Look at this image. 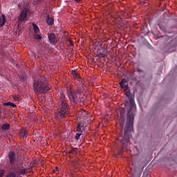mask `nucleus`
<instances>
[{"label":"nucleus","mask_w":177,"mask_h":177,"mask_svg":"<svg viewBox=\"0 0 177 177\" xmlns=\"http://www.w3.org/2000/svg\"><path fill=\"white\" fill-rule=\"evenodd\" d=\"M124 106L127 110V120L126 127L124 128V136L120 140V144L123 149L128 147V143H129V138H131V132L133 131V120L135 118V113L132 111L133 109L136 108L135 104V100L133 97H129V101L124 102Z\"/></svg>","instance_id":"f257e3e1"},{"label":"nucleus","mask_w":177,"mask_h":177,"mask_svg":"<svg viewBox=\"0 0 177 177\" xmlns=\"http://www.w3.org/2000/svg\"><path fill=\"white\" fill-rule=\"evenodd\" d=\"M57 111L55 113V120H62L64 117L68 115V113L70 110V106L67 102V97L63 92L59 93L57 102Z\"/></svg>","instance_id":"f03ea898"},{"label":"nucleus","mask_w":177,"mask_h":177,"mask_svg":"<svg viewBox=\"0 0 177 177\" xmlns=\"http://www.w3.org/2000/svg\"><path fill=\"white\" fill-rule=\"evenodd\" d=\"M33 90L37 96L48 93L50 91V86L48 84V79L45 76H40L38 80H34Z\"/></svg>","instance_id":"7ed1b4c3"},{"label":"nucleus","mask_w":177,"mask_h":177,"mask_svg":"<svg viewBox=\"0 0 177 177\" xmlns=\"http://www.w3.org/2000/svg\"><path fill=\"white\" fill-rule=\"evenodd\" d=\"M76 91H70L68 97L71 102L72 106H77V104L80 103H84L85 98L81 96V93H82V90L81 88H84V86H77Z\"/></svg>","instance_id":"20e7f679"},{"label":"nucleus","mask_w":177,"mask_h":177,"mask_svg":"<svg viewBox=\"0 0 177 177\" xmlns=\"http://www.w3.org/2000/svg\"><path fill=\"white\" fill-rule=\"evenodd\" d=\"M72 75H73L74 78H76L75 84L76 86H84V82H82V79H81V76H80V73H77L75 71H72Z\"/></svg>","instance_id":"39448f33"},{"label":"nucleus","mask_w":177,"mask_h":177,"mask_svg":"<svg viewBox=\"0 0 177 177\" xmlns=\"http://www.w3.org/2000/svg\"><path fill=\"white\" fill-rule=\"evenodd\" d=\"M48 41L51 45H56L57 44V37L55 33L51 32L48 35Z\"/></svg>","instance_id":"423d86ee"},{"label":"nucleus","mask_w":177,"mask_h":177,"mask_svg":"<svg viewBox=\"0 0 177 177\" xmlns=\"http://www.w3.org/2000/svg\"><path fill=\"white\" fill-rule=\"evenodd\" d=\"M27 13H28V9H24L20 12L19 17L20 23H23L27 19Z\"/></svg>","instance_id":"0eeeda50"},{"label":"nucleus","mask_w":177,"mask_h":177,"mask_svg":"<svg viewBox=\"0 0 177 177\" xmlns=\"http://www.w3.org/2000/svg\"><path fill=\"white\" fill-rule=\"evenodd\" d=\"M8 158L10 164L15 165V162H16V153H15V151H10L8 153Z\"/></svg>","instance_id":"6e6552de"},{"label":"nucleus","mask_w":177,"mask_h":177,"mask_svg":"<svg viewBox=\"0 0 177 177\" xmlns=\"http://www.w3.org/2000/svg\"><path fill=\"white\" fill-rule=\"evenodd\" d=\"M76 131L77 132H80L82 133V132L85 131V124H84V122H79L76 127Z\"/></svg>","instance_id":"1a4fd4ad"},{"label":"nucleus","mask_w":177,"mask_h":177,"mask_svg":"<svg viewBox=\"0 0 177 177\" xmlns=\"http://www.w3.org/2000/svg\"><path fill=\"white\" fill-rule=\"evenodd\" d=\"M10 129V124L9 123H4L1 124V131L3 133H5L6 132H8Z\"/></svg>","instance_id":"9d476101"},{"label":"nucleus","mask_w":177,"mask_h":177,"mask_svg":"<svg viewBox=\"0 0 177 177\" xmlns=\"http://www.w3.org/2000/svg\"><path fill=\"white\" fill-rule=\"evenodd\" d=\"M5 23H6V17L4 15H2V17H0V27H3Z\"/></svg>","instance_id":"9b49d317"},{"label":"nucleus","mask_w":177,"mask_h":177,"mask_svg":"<svg viewBox=\"0 0 177 177\" xmlns=\"http://www.w3.org/2000/svg\"><path fill=\"white\" fill-rule=\"evenodd\" d=\"M46 23L48 26H53L55 24V19L48 17L46 19Z\"/></svg>","instance_id":"f8f14e48"},{"label":"nucleus","mask_w":177,"mask_h":177,"mask_svg":"<svg viewBox=\"0 0 177 177\" xmlns=\"http://www.w3.org/2000/svg\"><path fill=\"white\" fill-rule=\"evenodd\" d=\"M121 88H127L128 84H127V80L125 78L122 79L120 83Z\"/></svg>","instance_id":"ddd939ff"},{"label":"nucleus","mask_w":177,"mask_h":177,"mask_svg":"<svg viewBox=\"0 0 177 177\" xmlns=\"http://www.w3.org/2000/svg\"><path fill=\"white\" fill-rule=\"evenodd\" d=\"M32 26H33V30L35 32V34H39V28L38 27V26H37V24H32Z\"/></svg>","instance_id":"4468645a"},{"label":"nucleus","mask_w":177,"mask_h":177,"mask_svg":"<svg viewBox=\"0 0 177 177\" xmlns=\"http://www.w3.org/2000/svg\"><path fill=\"white\" fill-rule=\"evenodd\" d=\"M34 39H37V41H41L42 40V36H41L39 34L36 33L34 36Z\"/></svg>","instance_id":"2eb2a0df"},{"label":"nucleus","mask_w":177,"mask_h":177,"mask_svg":"<svg viewBox=\"0 0 177 177\" xmlns=\"http://www.w3.org/2000/svg\"><path fill=\"white\" fill-rule=\"evenodd\" d=\"M97 56L98 57H103V58H104V57H107V54L103 53H98L97 54Z\"/></svg>","instance_id":"dca6fc26"},{"label":"nucleus","mask_w":177,"mask_h":177,"mask_svg":"<svg viewBox=\"0 0 177 177\" xmlns=\"http://www.w3.org/2000/svg\"><path fill=\"white\" fill-rule=\"evenodd\" d=\"M6 177H16V173L15 171H11L7 174Z\"/></svg>","instance_id":"f3484780"},{"label":"nucleus","mask_w":177,"mask_h":177,"mask_svg":"<svg viewBox=\"0 0 177 177\" xmlns=\"http://www.w3.org/2000/svg\"><path fill=\"white\" fill-rule=\"evenodd\" d=\"M82 134V133H76L75 138L76 139V140H80V138L81 137Z\"/></svg>","instance_id":"a211bd4d"},{"label":"nucleus","mask_w":177,"mask_h":177,"mask_svg":"<svg viewBox=\"0 0 177 177\" xmlns=\"http://www.w3.org/2000/svg\"><path fill=\"white\" fill-rule=\"evenodd\" d=\"M125 95L126 96L129 97V95H131V92L129 91V90H125Z\"/></svg>","instance_id":"6ab92c4d"},{"label":"nucleus","mask_w":177,"mask_h":177,"mask_svg":"<svg viewBox=\"0 0 177 177\" xmlns=\"http://www.w3.org/2000/svg\"><path fill=\"white\" fill-rule=\"evenodd\" d=\"M26 172H27V169H23L21 171V175H26Z\"/></svg>","instance_id":"aec40b11"},{"label":"nucleus","mask_w":177,"mask_h":177,"mask_svg":"<svg viewBox=\"0 0 177 177\" xmlns=\"http://www.w3.org/2000/svg\"><path fill=\"white\" fill-rule=\"evenodd\" d=\"M34 3L35 5H38V3H40L41 0H34Z\"/></svg>","instance_id":"412c9836"},{"label":"nucleus","mask_w":177,"mask_h":177,"mask_svg":"<svg viewBox=\"0 0 177 177\" xmlns=\"http://www.w3.org/2000/svg\"><path fill=\"white\" fill-rule=\"evenodd\" d=\"M124 121H125V119H124L123 121H122V122H120V127H121L122 128H124Z\"/></svg>","instance_id":"4be33fe9"},{"label":"nucleus","mask_w":177,"mask_h":177,"mask_svg":"<svg viewBox=\"0 0 177 177\" xmlns=\"http://www.w3.org/2000/svg\"><path fill=\"white\" fill-rule=\"evenodd\" d=\"M5 106H11V104H12V102H6L5 104Z\"/></svg>","instance_id":"5701e85b"},{"label":"nucleus","mask_w":177,"mask_h":177,"mask_svg":"<svg viewBox=\"0 0 177 177\" xmlns=\"http://www.w3.org/2000/svg\"><path fill=\"white\" fill-rule=\"evenodd\" d=\"M59 171V167H56L55 170H53L54 174Z\"/></svg>","instance_id":"b1692460"},{"label":"nucleus","mask_w":177,"mask_h":177,"mask_svg":"<svg viewBox=\"0 0 177 177\" xmlns=\"http://www.w3.org/2000/svg\"><path fill=\"white\" fill-rule=\"evenodd\" d=\"M13 99H14V100L17 101V100H19V97L15 96V97H13Z\"/></svg>","instance_id":"393cba45"},{"label":"nucleus","mask_w":177,"mask_h":177,"mask_svg":"<svg viewBox=\"0 0 177 177\" xmlns=\"http://www.w3.org/2000/svg\"><path fill=\"white\" fill-rule=\"evenodd\" d=\"M10 106L12 108H15V107H16V105L14 103L11 102Z\"/></svg>","instance_id":"a878e982"},{"label":"nucleus","mask_w":177,"mask_h":177,"mask_svg":"<svg viewBox=\"0 0 177 177\" xmlns=\"http://www.w3.org/2000/svg\"><path fill=\"white\" fill-rule=\"evenodd\" d=\"M137 71H138V73H143V71L141 70V69H140V68H138V69H137Z\"/></svg>","instance_id":"bb28decb"},{"label":"nucleus","mask_w":177,"mask_h":177,"mask_svg":"<svg viewBox=\"0 0 177 177\" xmlns=\"http://www.w3.org/2000/svg\"><path fill=\"white\" fill-rule=\"evenodd\" d=\"M122 114H124V109H122V110L120 111V115L122 116Z\"/></svg>","instance_id":"cd10ccee"},{"label":"nucleus","mask_w":177,"mask_h":177,"mask_svg":"<svg viewBox=\"0 0 177 177\" xmlns=\"http://www.w3.org/2000/svg\"><path fill=\"white\" fill-rule=\"evenodd\" d=\"M22 138H27V136L25 133L21 134Z\"/></svg>","instance_id":"c85d7f7f"},{"label":"nucleus","mask_w":177,"mask_h":177,"mask_svg":"<svg viewBox=\"0 0 177 177\" xmlns=\"http://www.w3.org/2000/svg\"><path fill=\"white\" fill-rule=\"evenodd\" d=\"M3 176V173L2 171H0V177Z\"/></svg>","instance_id":"c756f323"},{"label":"nucleus","mask_w":177,"mask_h":177,"mask_svg":"<svg viewBox=\"0 0 177 177\" xmlns=\"http://www.w3.org/2000/svg\"><path fill=\"white\" fill-rule=\"evenodd\" d=\"M75 1V2H81V1H82V0H74Z\"/></svg>","instance_id":"7c9ffc66"}]
</instances>
